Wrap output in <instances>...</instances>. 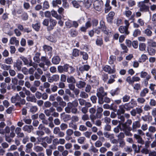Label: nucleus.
Returning a JSON list of instances; mask_svg holds the SVG:
<instances>
[{
    "label": "nucleus",
    "mask_w": 156,
    "mask_h": 156,
    "mask_svg": "<svg viewBox=\"0 0 156 156\" xmlns=\"http://www.w3.org/2000/svg\"><path fill=\"white\" fill-rule=\"evenodd\" d=\"M57 70L58 72L60 73H67L68 74H70L73 73L75 72V69L72 66L66 63L63 66H58Z\"/></svg>",
    "instance_id": "f257e3e1"
},
{
    "label": "nucleus",
    "mask_w": 156,
    "mask_h": 156,
    "mask_svg": "<svg viewBox=\"0 0 156 156\" xmlns=\"http://www.w3.org/2000/svg\"><path fill=\"white\" fill-rule=\"evenodd\" d=\"M147 50L149 54L150 55H154L156 51V42H148Z\"/></svg>",
    "instance_id": "f03ea898"
},
{
    "label": "nucleus",
    "mask_w": 156,
    "mask_h": 156,
    "mask_svg": "<svg viewBox=\"0 0 156 156\" xmlns=\"http://www.w3.org/2000/svg\"><path fill=\"white\" fill-rule=\"evenodd\" d=\"M132 121L131 119H128L125 123H123L121 124V131L127 130L131 131L132 130V128L130 126L131 125Z\"/></svg>",
    "instance_id": "7ed1b4c3"
},
{
    "label": "nucleus",
    "mask_w": 156,
    "mask_h": 156,
    "mask_svg": "<svg viewBox=\"0 0 156 156\" xmlns=\"http://www.w3.org/2000/svg\"><path fill=\"white\" fill-rule=\"evenodd\" d=\"M103 5V1L101 0H96L94 3V7L95 9L98 11H101Z\"/></svg>",
    "instance_id": "20e7f679"
},
{
    "label": "nucleus",
    "mask_w": 156,
    "mask_h": 156,
    "mask_svg": "<svg viewBox=\"0 0 156 156\" xmlns=\"http://www.w3.org/2000/svg\"><path fill=\"white\" fill-rule=\"evenodd\" d=\"M50 25L47 27V30L48 31H50L52 30L56 26L57 21L51 18L49 19Z\"/></svg>",
    "instance_id": "39448f33"
},
{
    "label": "nucleus",
    "mask_w": 156,
    "mask_h": 156,
    "mask_svg": "<svg viewBox=\"0 0 156 156\" xmlns=\"http://www.w3.org/2000/svg\"><path fill=\"white\" fill-rule=\"evenodd\" d=\"M115 14V13L114 12L111 11L106 16V19L108 23L110 24L113 23Z\"/></svg>",
    "instance_id": "423d86ee"
},
{
    "label": "nucleus",
    "mask_w": 156,
    "mask_h": 156,
    "mask_svg": "<svg viewBox=\"0 0 156 156\" xmlns=\"http://www.w3.org/2000/svg\"><path fill=\"white\" fill-rule=\"evenodd\" d=\"M138 5L140 11L147 12L149 11V7L145 5L143 2H139Z\"/></svg>",
    "instance_id": "0eeeda50"
},
{
    "label": "nucleus",
    "mask_w": 156,
    "mask_h": 156,
    "mask_svg": "<svg viewBox=\"0 0 156 156\" xmlns=\"http://www.w3.org/2000/svg\"><path fill=\"white\" fill-rule=\"evenodd\" d=\"M103 70L106 72L108 73V74H112L115 73L116 72L115 68L112 69L111 67L109 65H106L102 68Z\"/></svg>",
    "instance_id": "6e6552de"
},
{
    "label": "nucleus",
    "mask_w": 156,
    "mask_h": 156,
    "mask_svg": "<svg viewBox=\"0 0 156 156\" xmlns=\"http://www.w3.org/2000/svg\"><path fill=\"white\" fill-rule=\"evenodd\" d=\"M119 30L121 33L124 34L126 36L128 35L130 33L128 30V28L124 26H120L119 28Z\"/></svg>",
    "instance_id": "1a4fd4ad"
},
{
    "label": "nucleus",
    "mask_w": 156,
    "mask_h": 156,
    "mask_svg": "<svg viewBox=\"0 0 156 156\" xmlns=\"http://www.w3.org/2000/svg\"><path fill=\"white\" fill-rule=\"evenodd\" d=\"M96 94L97 96L105 97L107 96V93L105 92L104 88L101 87L98 89Z\"/></svg>",
    "instance_id": "9d476101"
},
{
    "label": "nucleus",
    "mask_w": 156,
    "mask_h": 156,
    "mask_svg": "<svg viewBox=\"0 0 156 156\" xmlns=\"http://www.w3.org/2000/svg\"><path fill=\"white\" fill-rule=\"evenodd\" d=\"M22 64V62L20 60L18 59L16 62L14 63L13 66L14 68H16L18 71H20L21 69Z\"/></svg>",
    "instance_id": "9b49d317"
},
{
    "label": "nucleus",
    "mask_w": 156,
    "mask_h": 156,
    "mask_svg": "<svg viewBox=\"0 0 156 156\" xmlns=\"http://www.w3.org/2000/svg\"><path fill=\"white\" fill-rule=\"evenodd\" d=\"M59 80V76L57 74H55L51 76H50L48 79V81L50 83H52L53 81H57Z\"/></svg>",
    "instance_id": "f8f14e48"
},
{
    "label": "nucleus",
    "mask_w": 156,
    "mask_h": 156,
    "mask_svg": "<svg viewBox=\"0 0 156 156\" xmlns=\"http://www.w3.org/2000/svg\"><path fill=\"white\" fill-rule=\"evenodd\" d=\"M90 83H94V85L95 86H98L99 84V81L97 79L96 76H92L89 80Z\"/></svg>",
    "instance_id": "ddd939ff"
},
{
    "label": "nucleus",
    "mask_w": 156,
    "mask_h": 156,
    "mask_svg": "<svg viewBox=\"0 0 156 156\" xmlns=\"http://www.w3.org/2000/svg\"><path fill=\"white\" fill-rule=\"evenodd\" d=\"M56 100L59 103V105L63 108L66 105V103L63 101L62 98L60 97L59 96H57L56 97Z\"/></svg>",
    "instance_id": "4468645a"
},
{
    "label": "nucleus",
    "mask_w": 156,
    "mask_h": 156,
    "mask_svg": "<svg viewBox=\"0 0 156 156\" xmlns=\"http://www.w3.org/2000/svg\"><path fill=\"white\" fill-rule=\"evenodd\" d=\"M9 43L11 44H14L16 46H18L19 44V41L17 40L16 38L15 37H11L9 40Z\"/></svg>",
    "instance_id": "2eb2a0df"
},
{
    "label": "nucleus",
    "mask_w": 156,
    "mask_h": 156,
    "mask_svg": "<svg viewBox=\"0 0 156 156\" xmlns=\"http://www.w3.org/2000/svg\"><path fill=\"white\" fill-rule=\"evenodd\" d=\"M110 0H106L105 5V12L106 13H108L112 9V7L110 5Z\"/></svg>",
    "instance_id": "dca6fc26"
},
{
    "label": "nucleus",
    "mask_w": 156,
    "mask_h": 156,
    "mask_svg": "<svg viewBox=\"0 0 156 156\" xmlns=\"http://www.w3.org/2000/svg\"><path fill=\"white\" fill-rule=\"evenodd\" d=\"M61 61V58L58 56H54L52 58L51 61L53 64L57 65Z\"/></svg>",
    "instance_id": "f3484780"
},
{
    "label": "nucleus",
    "mask_w": 156,
    "mask_h": 156,
    "mask_svg": "<svg viewBox=\"0 0 156 156\" xmlns=\"http://www.w3.org/2000/svg\"><path fill=\"white\" fill-rule=\"evenodd\" d=\"M97 112L96 114L97 118L100 119L102 116V112L103 111V109L101 107H98L97 109Z\"/></svg>",
    "instance_id": "a211bd4d"
},
{
    "label": "nucleus",
    "mask_w": 156,
    "mask_h": 156,
    "mask_svg": "<svg viewBox=\"0 0 156 156\" xmlns=\"http://www.w3.org/2000/svg\"><path fill=\"white\" fill-rule=\"evenodd\" d=\"M134 137L137 140V142L138 143L142 145L144 144V141L143 140L142 138L140 136L136 134H134Z\"/></svg>",
    "instance_id": "6ab92c4d"
},
{
    "label": "nucleus",
    "mask_w": 156,
    "mask_h": 156,
    "mask_svg": "<svg viewBox=\"0 0 156 156\" xmlns=\"http://www.w3.org/2000/svg\"><path fill=\"white\" fill-rule=\"evenodd\" d=\"M140 126V122L139 121H135L133 122L132 125V130L133 132L136 131V128H138Z\"/></svg>",
    "instance_id": "aec40b11"
},
{
    "label": "nucleus",
    "mask_w": 156,
    "mask_h": 156,
    "mask_svg": "<svg viewBox=\"0 0 156 156\" xmlns=\"http://www.w3.org/2000/svg\"><path fill=\"white\" fill-rule=\"evenodd\" d=\"M33 129L34 128L32 125H25L23 128V131H27L29 133H30Z\"/></svg>",
    "instance_id": "412c9836"
},
{
    "label": "nucleus",
    "mask_w": 156,
    "mask_h": 156,
    "mask_svg": "<svg viewBox=\"0 0 156 156\" xmlns=\"http://www.w3.org/2000/svg\"><path fill=\"white\" fill-rule=\"evenodd\" d=\"M86 85V83L81 80L77 82L76 84V86L79 89H82L85 87Z\"/></svg>",
    "instance_id": "4be33fe9"
},
{
    "label": "nucleus",
    "mask_w": 156,
    "mask_h": 156,
    "mask_svg": "<svg viewBox=\"0 0 156 156\" xmlns=\"http://www.w3.org/2000/svg\"><path fill=\"white\" fill-rule=\"evenodd\" d=\"M97 37L95 41L96 44L98 46L101 47L103 44V39L98 36H97Z\"/></svg>",
    "instance_id": "5701e85b"
},
{
    "label": "nucleus",
    "mask_w": 156,
    "mask_h": 156,
    "mask_svg": "<svg viewBox=\"0 0 156 156\" xmlns=\"http://www.w3.org/2000/svg\"><path fill=\"white\" fill-rule=\"evenodd\" d=\"M55 109L53 107H51L49 109H46L44 110V113L47 116H49L51 115H52V114L55 111Z\"/></svg>",
    "instance_id": "b1692460"
},
{
    "label": "nucleus",
    "mask_w": 156,
    "mask_h": 156,
    "mask_svg": "<svg viewBox=\"0 0 156 156\" xmlns=\"http://www.w3.org/2000/svg\"><path fill=\"white\" fill-rule=\"evenodd\" d=\"M20 58H21L25 65L29 64L30 66H33V64H34V62L32 63V60H30V62L29 63L27 59L26 58L24 57L23 56L20 57Z\"/></svg>",
    "instance_id": "393cba45"
},
{
    "label": "nucleus",
    "mask_w": 156,
    "mask_h": 156,
    "mask_svg": "<svg viewBox=\"0 0 156 156\" xmlns=\"http://www.w3.org/2000/svg\"><path fill=\"white\" fill-rule=\"evenodd\" d=\"M120 88L119 87H117L115 90H112L110 91L111 95L113 96L115 95L119 94L120 92Z\"/></svg>",
    "instance_id": "a878e982"
},
{
    "label": "nucleus",
    "mask_w": 156,
    "mask_h": 156,
    "mask_svg": "<svg viewBox=\"0 0 156 156\" xmlns=\"http://www.w3.org/2000/svg\"><path fill=\"white\" fill-rule=\"evenodd\" d=\"M119 109L116 111L117 115H123L125 112V108L122 105L119 106Z\"/></svg>",
    "instance_id": "bb28decb"
},
{
    "label": "nucleus",
    "mask_w": 156,
    "mask_h": 156,
    "mask_svg": "<svg viewBox=\"0 0 156 156\" xmlns=\"http://www.w3.org/2000/svg\"><path fill=\"white\" fill-rule=\"evenodd\" d=\"M51 14L52 16L55 18L57 20H61L62 18L61 16L58 15L57 12L54 10L51 11Z\"/></svg>",
    "instance_id": "cd10ccee"
},
{
    "label": "nucleus",
    "mask_w": 156,
    "mask_h": 156,
    "mask_svg": "<svg viewBox=\"0 0 156 156\" xmlns=\"http://www.w3.org/2000/svg\"><path fill=\"white\" fill-rule=\"evenodd\" d=\"M33 146V144L31 143H28L26 145V149L25 151L27 153H30L32 151V148Z\"/></svg>",
    "instance_id": "c85d7f7f"
},
{
    "label": "nucleus",
    "mask_w": 156,
    "mask_h": 156,
    "mask_svg": "<svg viewBox=\"0 0 156 156\" xmlns=\"http://www.w3.org/2000/svg\"><path fill=\"white\" fill-rule=\"evenodd\" d=\"M117 115L118 119H120L119 120V124H121V123H124L125 120V118L123 115Z\"/></svg>",
    "instance_id": "c756f323"
},
{
    "label": "nucleus",
    "mask_w": 156,
    "mask_h": 156,
    "mask_svg": "<svg viewBox=\"0 0 156 156\" xmlns=\"http://www.w3.org/2000/svg\"><path fill=\"white\" fill-rule=\"evenodd\" d=\"M148 59V57L145 54H143L139 58L138 61L140 62H145L146 60Z\"/></svg>",
    "instance_id": "7c9ffc66"
},
{
    "label": "nucleus",
    "mask_w": 156,
    "mask_h": 156,
    "mask_svg": "<svg viewBox=\"0 0 156 156\" xmlns=\"http://www.w3.org/2000/svg\"><path fill=\"white\" fill-rule=\"evenodd\" d=\"M32 26L35 30L38 31L41 28L40 23H37L35 24H32Z\"/></svg>",
    "instance_id": "2f4dec72"
},
{
    "label": "nucleus",
    "mask_w": 156,
    "mask_h": 156,
    "mask_svg": "<svg viewBox=\"0 0 156 156\" xmlns=\"http://www.w3.org/2000/svg\"><path fill=\"white\" fill-rule=\"evenodd\" d=\"M54 138L53 136H50V137L46 136L44 137V140L46 141V142L48 144H51L52 141V139Z\"/></svg>",
    "instance_id": "473e14b6"
},
{
    "label": "nucleus",
    "mask_w": 156,
    "mask_h": 156,
    "mask_svg": "<svg viewBox=\"0 0 156 156\" xmlns=\"http://www.w3.org/2000/svg\"><path fill=\"white\" fill-rule=\"evenodd\" d=\"M85 7L88 8H89L92 3V0H84Z\"/></svg>",
    "instance_id": "72a5a7b5"
},
{
    "label": "nucleus",
    "mask_w": 156,
    "mask_h": 156,
    "mask_svg": "<svg viewBox=\"0 0 156 156\" xmlns=\"http://www.w3.org/2000/svg\"><path fill=\"white\" fill-rule=\"evenodd\" d=\"M124 106V107L126 110H130L131 108L133 107V105H131V103H128L125 104L124 105H122Z\"/></svg>",
    "instance_id": "f704fd0d"
},
{
    "label": "nucleus",
    "mask_w": 156,
    "mask_h": 156,
    "mask_svg": "<svg viewBox=\"0 0 156 156\" xmlns=\"http://www.w3.org/2000/svg\"><path fill=\"white\" fill-rule=\"evenodd\" d=\"M116 59V57L115 56L111 55L108 60V63L111 65L113 64Z\"/></svg>",
    "instance_id": "c9c22d12"
},
{
    "label": "nucleus",
    "mask_w": 156,
    "mask_h": 156,
    "mask_svg": "<svg viewBox=\"0 0 156 156\" xmlns=\"http://www.w3.org/2000/svg\"><path fill=\"white\" fill-rule=\"evenodd\" d=\"M149 90L147 88H144L142 90L140 94V96L141 97H144L146 95V94L148 93Z\"/></svg>",
    "instance_id": "e433bc0d"
},
{
    "label": "nucleus",
    "mask_w": 156,
    "mask_h": 156,
    "mask_svg": "<svg viewBox=\"0 0 156 156\" xmlns=\"http://www.w3.org/2000/svg\"><path fill=\"white\" fill-rule=\"evenodd\" d=\"M80 50L76 48H74L73 50L72 55L73 56L76 57L79 56Z\"/></svg>",
    "instance_id": "4c0bfd02"
},
{
    "label": "nucleus",
    "mask_w": 156,
    "mask_h": 156,
    "mask_svg": "<svg viewBox=\"0 0 156 156\" xmlns=\"http://www.w3.org/2000/svg\"><path fill=\"white\" fill-rule=\"evenodd\" d=\"M80 55L83 56V58L84 60H87L88 58V55L87 53L84 51H81Z\"/></svg>",
    "instance_id": "58836bf2"
},
{
    "label": "nucleus",
    "mask_w": 156,
    "mask_h": 156,
    "mask_svg": "<svg viewBox=\"0 0 156 156\" xmlns=\"http://www.w3.org/2000/svg\"><path fill=\"white\" fill-rule=\"evenodd\" d=\"M43 50L45 51H52V48L49 45L45 44L43 47Z\"/></svg>",
    "instance_id": "ea45409f"
},
{
    "label": "nucleus",
    "mask_w": 156,
    "mask_h": 156,
    "mask_svg": "<svg viewBox=\"0 0 156 156\" xmlns=\"http://www.w3.org/2000/svg\"><path fill=\"white\" fill-rule=\"evenodd\" d=\"M141 118L144 121L146 122L147 120L149 121L151 120L152 116L148 115L142 116Z\"/></svg>",
    "instance_id": "a19ab883"
},
{
    "label": "nucleus",
    "mask_w": 156,
    "mask_h": 156,
    "mask_svg": "<svg viewBox=\"0 0 156 156\" xmlns=\"http://www.w3.org/2000/svg\"><path fill=\"white\" fill-rule=\"evenodd\" d=\"M143 33L148 37H151L152 35V32L149 29L147 28L146 29Z\"/></svg>",
    "instance_id": "79ce46f5"
},
{
    "label": "nucleus",
    "mask_w": 156,
    "mask_h": 156,
    "mask_svg": "<svg viewBox=\"0 0 156 156\" xmlns=\"http://www.w3.org/2000/svg\"><path fill=\"white\" fill-rule=\"evenodd\" d=\"M62 115H64L62 116L63 119L65 122H66L71 119V115H69L62 114Z\"/></svg>",
    "instance_id": "37998d69"
},
{
    "label": "nucleus",
    "mask_w": 156,
    "mask_h": 156,
    "mask_svg": "<svg viewBox=\"0 0 156 156\" xmlns=\"http://www.w3.org/2000/svg\"><path fill=\"white\" fill-rule=\"evenodd\" d=\"M141 34V31L138 29H135L133 32V36L134 37H136L140 35Z\"/></svg>",
    "instance_id": "c03bdc74"
},
{
    "label": "nucleus",
    "mask_w": 156,
    "mask_h": 156,
    "mask_svg": "<svg viewBox=\"0 0 156 156\" xmlns=\"http://www.w3.org/2000/svg\"><path fill=\"white\" fill-rule=\"evenodd\" d=\"M67 82L69 83H76V80L73 76L68 77L67 78Z\"/></svg>",
    "instance_id": "a18cd8bd"
},
{
    "label": "nucleus",
    "mask_w": 156,
    "mask_h": 156,
    "mask_svg": "<svg viewBox=\"0 0 156 156\" xmlns=\"http://www.w3.org/2000/svg\"><path fill=\"white\" fill-rule=\"evenodd\" d=\"M68 103L70 107L72 108L73 107H77L78 105V103L76 100L73 101L72 103L69 102Z\"/></svg>",
    "instance_id": "49530a36"
},
{
    "label": "nucleus",
    "mask_w": 156,
    "mask_h": 156,
    "mask_svg": "<svg viewBox=\"0 0 156 156\" xmlns=\"http://www.w3.org/2000/svg\"><path fill=\"white\" fill-rule=\"evenodd\" d=\"M117 108V105L114 103L111 104V105L110 109L113 110L114 112H116Z\"/></svg>",
    "instance_id": "de8ad7c7"
},
{
    "label": "nucleus",
    "mask_w": 156,
    "mask_h": 156,
    "mask_svg": "<svg viewBox=\"0 0 156 156\" xmlns=\"http://www.w3.org/2000/svg\"><path fill=\"white\" fill-rule=\"evenodd\" d=\"M27 100L28 101H30L32 102H36V99L34 96L33 97L27 96Z\"/></svg>",
    "instance_id": "09e8293b"
},
{
    "label": "nucleus",
    "mask_w": 156,
    "mask_h": 156,
    "mask_svg": "<svg viewBox=\"0 0 156 156\" xmlns=\"http://www.w3.org/2000/svg\"><path fill=\"white\" fill-rule=\"evenodd\" d=\"M49 5L48 1H45L43 4V10H44L46 9H48L49 8Z\"/></svg>",
    "instance_id": "8fccbe9b"
},
{
    "label": "nucleus",
    "mask_w": 156,
    "mask_h": 156,
    "mask_svg": "<svg viewBox=\"0 0 156 156\" xmlns=\"http://www.w3.org/2000/svg\"><path fill=\"white\" fill-rule=\"evenodd\" d=\"M38 110V108L37 106H32L30 109V112L33 114H34Z\"/></svg>",
    "instance_id": "3c124183"
},
{
    "label": "nucleus",
    "mask_w": 156,
    "mask_h": 156,
    "mask_svg": "<svg viewBox=\"0 0 156 156\" xmlns=\"http://www.w3.org/2000/svg\"><path fill=\"white\" fill-rule=\"evenodd\" d=\"M146 45L144 43H140L139 45V48L140 51H144L145 50Z\"/></svg>",
    "instance_id": "603ef678"
},
{
    "label": "nucleus",
    "mask_w": 156,
    "mask_h": 156,
    "mask_svg": "<svg viewBox=\"0 0 156 156\" xmlns=\"http://www.w3.org/2000/svg\"><path fill=\"white\" fill-rule=\"evenodd\" d=\"M120 46L122 49L124 50L123 52L124 53H126L128 52V49L127 46L124 44H121Z\"/></svg>",
    "instance_id": "864d4df0"
},
{
    "label": "nucleus",
    "mask_w": 156,
    "mask_h": 156,
    "mask_svg": "<svg viewBox=\"0 0 156 156\" xmlns=\"http://www.w3.org/2000/svg\"><path fill=\"white\" fill-rule=\"evenodd\" d=\"M1 68L4 70H8L10 69L11 68V66H8L5 64H2L1 65Z\"/></svg>",
    "instance_id": "5fc2aeb1"
},
{
    "label": "nucleus",
    "mask_w": 156,
    "mask_h": 156,
    "mask_svg": "<svg viewBox=\"0 0 156 156\" xmlns=\"http://www.w3.org/2000/svg\"><path fill=\"white\" fill-rule=\"evenodd\" d=\"M98 20L94 18L92 19L91 21V24L93 27H96L98 24Z\"/></svg>",
    "instance_id": "6e6d98bb"
},
{
    "label": "nucleus",
    "mask_w": 156,
    "mask_h": 156,
    "mask_svg": "<svg viewBox=\"0 0 156 156\" xmlns=\"http://www.w3.org/2000/svg\"><path fill=\"white\" fill-rule=\"evenodd\" d=\"M92 26V24L91 22V19L88 18V21L87 22L85 23V27L88 29L89 28H90Z\"/></svg>",
    "instance_id": "4d7b16f0"
},
{
    "label": "nucleus",
    "mask_w": 156,
    "mask_h": 156,
    "mask_svg": "<svg viewBox=\"0 0 156 156\" xmlns=\"http://www.w3.org/2000/svg\"><path fill=\"white\" fill-rule=\"evenodd\" d=\"M13 60L11 57H8L5 59V62L8 64H11L13 63Z\"/></svg>",
    "instance_id": "13d9d810"
},
{
    "label": "nucleus",
    "mask_w": 156,
    "mask_h": 156,
    "mask_svg": "<svg viewBox=\"0 0 156 156\" xmlns=\"http://www.w3.org/2000/svg\"><path fill=\"white\" fill-rule=\"evenodd\" d=\"M49 19H45L42 22V24L44 26H47L48 27L49 26Z\"/></svg>",
    "instance_id": "bf43d9fd"
},
{
    "label": "nucleus",
    "mask_w": 156,
    "mask_h": 156,
    "mask_svg": "<svg viewBox=\"0 0 156 156\" xmlns=\"http://www.w3.org/2000/svg\"><path fill=\"white\" fill-rule=\"evenodd\" d=\"M130 98V96L126 94L122 97L123 101L124 102H127L129 101Z\"/></svg>",
    "instance_id": "052dcab7"
},
{
    "label": "nucleus",
    "mask_w": 156,
    "mask_h": 156,
    "mask_svg": "<svg viewBox=\"0 0 156 156\" xmlns=\"http://www.w3.org/2000/svg\"><path fill=\"white\" fill-rule=\"evenodd\" d=\"M70 31V34L72 37H75L78 34V32L76 30H71Z\"/></svg>",
    "instance_id": "680f3d73"
},
{
    "label": "nucleus",
    "mask_w": 156,
    "mask_h": 156,
    "mask_svg": "<svg viewBox=\"0 0 156 156\" xmlns=\"http://www.w3.org/2000/svg\"><path fill=\"white\" fill-rule=\"evenodd\" d=\"M46 39L50 42H55L56 41L55 39L52 36H49L47 37Z\"/></svg>",
    "instance_id": "e2e57ef3"
},
{
    "label": "nucleus",
    "mask_w": 156,
    "mask_h": 156,
    "mask_svg": "<svg viewBox=\"0 0 156 156\" xmlns=\"http://www.w3.org/2000/svg\"><path fill=\"white\" fill-rule=\"evenodd\" d=\"M98 98V102L100 104H102L104 102V96H97Z\"/></svg>",
    "instance_id": "0e129e2a"
},
{
    "label": "nucleus",
    "mask_w": 156,
    "mask_h": 156,
    "mask_svg": "<svg viewBox=\"0 0 156 156\" xmlns=\"http://www.w3.org/2000/svg\"><path fill=\"white\" fill-rule=\"evenodd\" d=\"M121 124H119V125L115 128H114V131L115 133H118L119 131V129L121 130Z\"/></svg>",
    "instance_id": "69168bd1"
},
{
    "label": "nucleus",
    "mask_w": 156,
    "mask_h": 156,
    "mask_svg": "<svg viewBox=\"0 0 156 156\" xmlns=\"http://www.w3.org/2000/svg\"><path fill=\"white\" fill-rule=\"evenodd\" d=\"M72 3L73 5V6L76 8H78L80 6V5L76 1H73L72 2Z\"/></svg>",
    "instance_id": "338daca9"
},
{
    "label": "nucleus",
    "mask_w": 156,
    "mask_h": 156,
    "mask_svg": "<svg viewBox=\"0 0 156 156\" xmlns=\"http://www.w3.org/2000/svg\"><path fill=\"white\" fill-rule=\"evenodd\" d=\"M132 12L129 10H126L125 11V13L124 14L127 17H129L132 14Z\"/></svg>",
    "instance_id": "774afa93"
}]
</instances>
